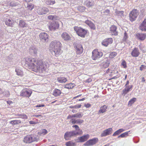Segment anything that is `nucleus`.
<instances>
[{"mask_svg": "<svg viewBox=\"0 0 146 146\" xmlns=\"http://www.w3.org/2000/svg\"><path fill=\"white\" fill-rule=\"evenodd\" d=\"M59 26V24L57 22L52 21L50 23L49 28L50 30H54L58 29Z\"/></svg>", "mask_w": 146, "mask_h": 146, "instance_id": "nucleus-12", "label": "nucleus"}, {"mask_svg": "<svg viewBox=\"0 0 146 146\" xmlns=\"http://www.w3.org/2000/svg\"><path fill=\"white\" fill-rule=\"evenodd\" d=\"M74 47L77 54H80L82 53L83 49L82 45L80 44L75 43L74 44Z\"/></svg>", "mask_w": 146, "mask_h": 146, "instance_id": "nucleus-9", "label": "nucleus"}, {"mask_svg": "<svg viewBox=\"0 0 146 146\" xmlns=\"http://www.w3.org/2000/svg\"><path fill=\"white\" fill-rule=\"evenodd\" d=\"M110 13V10L107 9L105 10L104 12L103 13L104 15H109Z\"/></svg>", "mask_w": 146, "mask_h": 146, "instance_id": "nucleus-49", "label": "nucleus"}, {"mask_svg": "<svg viewBox=\"0 0 146 146\" xmlns=\"http://www.w3.org/2000/svg\"><path fill=\"white\" fill-rule=\"evenodd\" d=\"M74 30L79 36L83 38L85 37L87 32V30L80 27H74Z\"/></svg>", "mask_w": 146, "mask_h": 146, "instance_id": "nucleus-4", "label": "nucleus"}, {"mask_svg": "<svg viewBox=\"0 0 146 146\" xmlns=\"http://www.w3.org/2000/svg\"><path fill=\"white\" fill-rule=\"evenodd\" d=\"M7 59V60H10L11 58V55H10L9 56H7L6 57Z\"/></svg>", "mask_w": 146, "mask_h": 146, "instance_id": "nucleus-58", "label": "nucleus"}, {"mask_svg": "<svg viewBox=\"0 0 146 146\" xmlns=\"http://www.w3.org/2000/svg\"><path fill=\"white\" fill-rule=\"evenodd\" d=\"M115 13V14L118 16L122 17L124 16V12L123 11H116Z\"/></svg>", "mask_w": 146, "mask_h": 146, "instance_id": "nucleus-36", "label": "nucleus"}, {"mask_svg": "<svg viewBox=\"0 0 146 146\" xmlns=\"http://www.w3.org/2000/svg\"><path fill=\"white\" fill-rule=\"evenodd\" d=\"M21 116L20 117L23 119H27V117L25 114H22L19 115Z\"/></svg>", "mask_w": 146, "mask_h": 146, "instance_id": "nucleus-53", "label": "nucleus"}, {"mask_svg": "<svg viewBox=\"0 0 146 146\" xmlns=\"http://www.w3.org/2000/svg\"><path fill=\"white\" fill-rule=\"evenodd\" d=\"M82 105L81 104H78L74 106V108L77 109L81 107Z\"/></svg>", "mask_w": 146, "mask_h": 146, "instance_id": "nucleus-55", "label": "nucleus"}, {"mask_svg": "<svg viewBox=\"0 0 146 146\" xmlns=\"http://www.w3.org/2000/svg\"><path fill=\"white\" fill-rule=\"evenodd\" d=\"M117 27L115 25H112L110 28V31L112 35L116 36L118 35V32L116 31Z\"/></svg>", "mask_w": 146, "mask_h": 146, "instance_id": "nucleus-17", "label": "nucleus"}, {"mask_svg": "<svg viewBox=\"0 0 146 146\" xmlns=\"http://www.w3.org/2000/svg\"><path fill=\"white\" fill-rule=\"evenodd\" d=\"M61 37L64 40H68L70 38L69 35L66 32L63 33L61 35Z\"/></svg>", "mask_w": 146, "mask_h": 146, "instance_id": "nucleus-29", "label": "nucleus"}, {"mask_svg": "<svg viewBox=\"0 0 146 146\" xmlns=\"http://www.w3.org/2000/svg\"><path fill=\"white\" fill-rule=\"evenodd\" d=\"M139 28L142 31H146V19H145L140 24Z\"/></svg>", "mask_w": 146, "mask_h": 146, "instance_id": "nucleus-19", "label": "nucleus"}, {"mask_svg": "<svg viewBox=\"0 0 146 146\" xmlns=\"http://www.w3.org/2000/svg\"><path fill=\"white\" fill-rule=\"evenodd\" d=\"M136 36L138 39L141 40H143L146 37V35L144 33H138L136 34Z\"/></svg>", "mask_w": 146, "mask_h": 146, "instance_id": "nucleus-25", "label": "nucleus"}, {"mask_svg": "<svg viewBox=\"0 0 146 146\" xmlns=\"http://www.w3.org/2000/svg\"><path fill=\"white\" fill-rule=\"evenodd\" d=\"M92 58L93 60H96L101 57L103 55V53L100 51H98V49H94L92 52Z\"/></svg>", "mask_w": 146, "mask_h": 146, "instance_id": "nucleus-6", "label": "nucleus"}, {"mask_svg": "<svg viewBox=\"0 0 146 146\" xmlns=\"http://www.w3.org/2000/svg\"><path fill=\"white\" fill-rule=\"evenodd\" d=\"M136 101V98H133L131 99L128 102V105L130 106L134 103Z\"/></svg>", "mask_w": 146, "mask_h": 146, "instance_id": "nucleus-42", "label": "nucleus"}, {"mask_svg": "<svg viewBox=\"0 0 146 146\" xmlns=\"http://www.w3.org/2000/svg\"><path fill=\"white\" fill-rule=\"evenodd\" d=\"M84 23L88 25L92 29L95 30L96 29L95 25L91 21L87 20L84 21Z\"/></svg>", "mask_w": 146, "mask_h": 146, "instance_id": "nucleus-24", "label": "nucleus"}, {"mask_svg": "<svg viewBox=\"0 0 146 146\" xmlns=\"http://www.w3.org/2000/svg\"><path fill=\"white\" fill-rule=\"evenodd\" d=\"M55 3L54 0H50V1L46 2V4L48 5H53Z\"/></svg>", "mask_w": 146, "mask_h": 146, "instance_id": "nucleus-50", "label": "nucleus"}, {"mask_svg": "<svg viewBox=\"0 0 146 146\" xmlns=\"http://www.w3.org/2000/svg\"><path fill=\"white\" fill-rule=\"evenodd\" d=\"M112 129L111 128H108L102 132L101 134V137H106L112 134Z\"/></svg>", "mask_w": 146, "mask_h": 146, "instance_id": "nucleus-13", "label": "nucleus"}, {"mask_svg": "<svg viewBox=\"0 0 146 146\" xmlns=\"http://www.w3.org/2000/svg\"><path fill=\"white\" fill-rule=\"evenodd\" d=\"M125 131V129H120L115 131L113 134L112 136H115L118 135L121 132Z\"/></svg>", "mask_w": 146, "mask_h": 146, "instance_id": "nucleus-33", "label": "nucleus"}, {"mask_svg": "<svg viewBox=\"0 0 146 146\" xmlns=\"http://www.w3.org/2000/svg\"><path fill=\"white\" fill-rule=\"evenodd\" d=\"M33 116L35 117H42V115H40V114H38V115L35 114L33 115Z\"/></svg>", "mask_w": 146, "mask_h": 146, "instance_id": "nucleus-60", "label": "nucleus"}, {"mask_svg": "<svg viewBox=\"0 0 146 146\" xmlns=\"http://www.w3.org/2000/svg\"><path fill=\"white\" fill-rule=\"evenodd\" d=\"M91 106V104L88 103L87 104H85L84 105V106L86 107V108H89Z\"/></svg>", "mask_w": 146, "mask_h": 146, "instance_id": "nucleus-57", "label": "nucleus"}, {"mask_svg": "<svg viewBox=\"0 0 146 146\" xmlns=\"http://www.w3.org/2000/svg\"><path fill=\"white\" fill-rule=\"evenodd\" d=\"M139 14L138 11L136 9H134L131 11L129 14V19L131 22L136 20Z\"/></svg>", "mask_w": 146, "mask_h": 146, "instance_id": "nucleus-5", "label": "nucleus"}, {"mask_svg": "<svg viewBox=\"0 0 146 146\" xmlns=\"http://www.w3.org/2000/svg\"><path fill=\"white\" fill-rule=\"evenodd\" d=\"M48 133L47 130L44 129H42L40 132H39V133L40 135H44Z\"/></svg>", "mask_w": 146, "mask_h": 146, "instance_id": "nucleus-39", "label": "nucleus"}, {"mask_svg": "<svg viewBox=\"0 0 146 146\" xmlns=\"http://www.w3.org/2000/svg\"><path fill=\"white\" fill-rule=\"evenodd\" d=\"M139 49L137 48H135L131 53V54L133 57H137L140 54Z\"/></svg>", "mask_w": 146, "mask_h": 146, "instance_id": "nucleus-20", "label": "nucleus"}, {"mask_svg": "<svg viewBox=\"0 0 146 146\" xmlns=\"http://www.w3.org/2000/svg\"><path fill=\"white\" fill-rule=\"evenodd\" d=\"M121 65L123 66L124 68H125L127 67L126 63L125 61L124 60H122Z\"/></svg>", "mask_w": 146, "mask_h": 146, "instance_id": "nucleus-48", "label": "nucleus"}, {"mask_svg": "<svg viewBox=\"0 0 146 146\" xmlns=\"http://www.w3.org/2000/svg\"><path fill=\"white\" fill-rule=\"evenodd\" d=\"M61 44L60 42L57 40H54L51 42L50 45V50L53 55L58 56L62 52L61 50Z\"/></svg>", "mask_w": 146, "mask_h": 146, "instance_id": "nucleus-2", "label": "nucleus"}, {"mask_svg": "<svg viewBox=\"0 0 146 146\" xmlns=\"http://www.w3.org/2000/svg\"><path fill=\"white\" fill-rule=\"evenodd\" d=\"M37 12L40 15L45 14L49 12V10L46 7H38L37 9Z\"/></svg>", "mask_w": 146, "mask_h": 146, "instance_id": "nucleus-11", "label": "nucleus"}, {"mask_svg": "<svg viewBox=\"0 0 146 146\" xmlns=\"http://www.w3.org/2000/svg\"><path fill=\"white\" fill-rule=\"evenodd\" d=\"M133 87V86L132 85L125 86V88L123 90L122 94H124V95H126L132 89Z\"/></svg>", "mask_w": 146, "mask_h": 146, "instance_id": "nucleus-18", "label": "nucleus"}, {"mask_svg": "<svg viewBox=\"0 0 146 146\" xmlns=\"http://www.w3.org/2000/svg\"><path fill=\"white\" fill-rule=\"evenodd\" d=\"M84 122V120L81 119H72L69 121V122L72 124H81Z\"/></svg>", "mask_w": 146, "mask_h": 146, "instance_id": "nucleus-22", "label": "nucleus"}, {"mask_svg": "<svg viewBox=\"0 0 146 146\" xmlns=\"http://www.w3.org/2000/svg\"><path fill=\"white\" fill-rule=\"evenodd\" d=\"M143 69H146V66L144 65H142L139 68V70L141 71H142Z\"/></svg>", "mask_w": 146, "mask_h": 146, "instance_id": "nucleus-54", "label": "nucleus"}, {"mask_svg": "<svg viewBox=\"0 0 146 146\" xmlns=\"http://www.w3.org/2000/svg\"><path fill=\"white\" fill-rule=\"evenodd\" d=\"M27 7L29 10H31L34 8L33 5L32 4H29L27 6Z\"/></svg>", "mask_w": 146, "mask_h": 146, "instance_id": "nucleus-52", "label": "nucleus"}, {"mask_svg": "<svg viewBox=\"0 0 146 146\" xmlns=\"http://www.w3.org/2000/svg\"><path fill=\"white\" fill-rule=\"evenodd\" d=\"M17 5V3L15 2L14 1H12L10 2V5L11 6H15Z\"/></svg>", "mask_w": 146, "mask_h": 146, "instance_id": "nucleus-47", "label": "nucleus"}, {"mask_svg": "<svg viewBox=\"0 0 146 146\" xmlns=\"http://www.w3.org/2000/svg\"><path fill=\"white\" fill-rule=\"evenodd\" d=\"M57 80L60 83H64L67 81V79L65 77L61 76L58 78Z\"/></svg>", "mask_w": 146, "mask_h": 146, "instance_id": "nucleus-30", "label": "nucleus"}, {"mask_svg": "<svg viewBox=\"0 0 146 146\" xmlns=\"http://www.w3.org/2000/svg\"><path fill=\"white\" fill-rule=\"evenodd\" d=\"M77 133L75 131H67L64 135V138L66 140H69L70 139V138L73 136H76Z\"/></svg>", "mask_w": 146, "mask_h": 146, "instance_id": "nucleus-8", "label": "nucleus"}, {"mask_svg": "<svg viewBox=\"0 0 146 146\" xmlns=\"http://www.w3.org/2000/svg\"><path fill=\"white\" fill-rule=\"evenodd\" d=\"M78 10L81 12H84L85 11L86 7L84 6H78L77 7Z\"/></svg>", "mask_w": 146, "mask_h": 146, "instance_id": "nucleus-43", "label": "nucleus"}, {"mask_svg": "<svg viewBox=\"0 0 146 146\" xmlns=\"http://www.w3.org/2000/svg\"><path fill=\"white\" fill-rule=\"evenodd\" d=\"M66 146H74L75 143L71 141L67 142L66 143Z\"/></svg>", "mask_w": 146, "mask_h": 146, "instance_id": "nucleus-46", "label": "nucleus"}, {"mask_svg": "<svg viewBox=\"0 0 146 146\" xmlns=\"http://www.w3.org/2000/svg\"><path fill=\"white\" fill-rule=\"evenodd\" d=\"M13 21L11 19H6L5 21V24L8 26L11 27L13 24Z\"/></svg>", "mask_w": 146, "mask_h": 146, "instance_id": "nucleus-32", "label": "nucleus"}, {"mask_svg": "<svg viewBox=\"0 0 146 146\" xmlns=\"http://www.w3.org/2000/svg\"><path fill=\"white\" fill-rule=\"evenodd\" d=\"M62 93L60 90L55 88L53 91L52 94L55 97H58L60 96Z\"/></svg>", "mask_w": 146, "mask_h": 146, "instance_id": "nucleus-26", "label": "nucleus"}, {"mask_svg": "<svg viewBox=\"0 0 146 146\" xmlns=\"http://www.w3.org/2000/svg\"><path fill=\"white\" fill-rule=\"evenodd\" d=\"M25 64L29 69L37 72H43L46 71L47 66L44 64L42 60H38L35 58H26L25 59Z\"/></svg>", "mask_w": 146, "mask_h": 146, "instance_id": "nucleus-1", "label": "nucleus"}, {"mask_svg": "<svg viewBox=\"0 0 146 146\" xmlns=\"http://www.w3.org/2000/svg\"><path fill=\"white\" fill-rule=\"evenodd\" d=\"M19 25L21 27H24L26 26V24L23 20H20L19 21Z\"/></svg>", "mask_w": 146, "mask_h": 146, "instance_id": "nucleus-40", "label": "nucleus"}, {"mask_svg": "<svg viewBox=\"0 0 146 146\" xmlns=\"http://www.w3.org/2000/svg\"><path fill=\"white\" fill-rule=\"evenodd\" d=\"M113 41V39L111 38H106L103 40L102 44L105 46H107L108 45L112 43Z\"/></svg>", "mask_w": 146, "mask_h": 146, "instance_id": "nucleus-14", "label": "nucleus"}, {"mask_svg": "<svg viewBox=\"0 0 146 146\" xmlns=\"http://www.w3.org/2000/svg\"><path fill=\"white\" fill-rule=\"evenodd\" d=\"M29 123L31 124H34L35 123L34 121H29Z\"/></svg>", "mask_w": 146, "mask_h": 146, "instance_id": "nucleus-63", "label": "nucleus"}, {"mask_svg": "<svg viewBox=\"0 0 146 146\" xmlns=\"http://www.w3.org/2000/svg\"><path fill=\"white\" fill-rule=\"evenodd\" d=\"M117 53L116 52H113L110 53L109 57L110 58H113L117 55Z\"/></svg>", "mask_w": 146, "mask_h": 146, "instance_id": "nucleus-44", "label": "nucleus"}, {"mask_svg": "<svg viewBox=\"0 0 146 146\" xmlns=\"http://www.w3.org/2000/svg\"><path fill=\"white\" fill-rule=\"evenodd\" d=\"M107 108V107L105 105H104L103 106L101 107L98 111V114H100L101 113H103L106 111Z\"/></svg>", "mask_w": 146, "mask_h": 146, "instance_id": "nucleus-31", "label": "nucleus"}, {"mask_svg": "<svg viewBox=\"0 0 146 146\" xmlns=\"http://www.w3.org/2000/svg\"><path fill=\"white\" fill-rule=\"evenodd\" d=\"M3 93V91L0 88V95L2 94Z\"/></svg>", "mask_w": 146, "mask_h": 146, "instance_id": "nucleus-64", "label": "nucleus"}, {"mask_svg": "<svg viewBox=\"0 0 146 146\" xmlns=\"http://www.w3.org/2000/svg\"><path fill=\"white\" fill-rule=\"evenodd\" d=\"M32 93L31 90L27 88L23 89L20 92V96L23 97L29 98L30 96Z\"/></svg>", "mask_w": 146, "mask_h": 146, "instance_id": "nucleus-7", "label": "nucleus"}, {"mask_svg": "<svg viewBox=\"0 0 146 146\" xmlns=\"http://www.w3.org/2000/svg\"><path fill=\"white\" fill-rule=\"evenodd\" d=\"M124 37L123 38V40L124 41H125L126 40V39L127 38L128 36L127 35V33H126V32H125L124 34Z\"/></svg>", "mask_w": 146, "mask_h": 146, "instance_id": "nucleus-51", "label": "nucleus"}, {"mask_svg": "<svg viewBox=\"0 0 146 146\" xmlns=\"http://www.w3.org/2000/svg\"><path fill=\"white\" fill-rule=\"evenodd\" d=\"M83 115V114H82L80 113H75L74 114L71 115H69L67 117V119H74V117H76L77 118H81Z\"/></svg>", "mask_w": 146, "mask_h": 146, "instance_id": "nucleus-16", "label": "nucleus"}, {"mask_svg": "<svg viewBox=\"0 0 146 146\" xmlns=\"http://www.w3.org/2000/svg\"><path fill=\"white\" fill-rule=\"evenodd\" d=\"M92 80L91 78H88L86 80V82L88 83L90 82H91Z\"/></svg>", "mask_w": 146, "mask_h": 146, "instance_id": "nucleus-59", "label": "nucleus"}, {"mask_svg": "<svg viewBox=\"0 0 146 146\" xmlns=\"http://www.w3.org/2000/svg\"><path fill=\"white\" fill-rule=\"evenodd\" d=\"M94 1H88L86 2V5L88 7H90L93 6L94 5Z\"/></svg>", "mask_w": 146, "mask_h": 146, "instance_id": "nucleus-38", "label": "nucleus"}, {"mask_svg": "<svg viewBox=\"0 0 146 146\" xmlns=\"http://www.w3.org/2000/svg\"><path fill=\"white\" fill-rule=\"evenodd\" d=\"M15 72L17 74L18 76H22L23 75V72L19 69H16Z\"/></svg>", "mask_w": 146, "mask_h": 146, "instance_id": "nucleus-45", "label": "nucleus"}, {"mask_svg": "<svg viewBox=\"0 0 146 146\" xmlns=\"http://www.w3.org/2000/svg\"><path fill=\"white\" fill-rule=\"evenodd\" d=\"M37 49L34 46H32L29 49V52L31 55L35 56L37 53Z\"/></svg>", "mask_w": 146, "mask_h": 146, "instance_id": "nucleus-21", "label": "nucleus"}, {"mask_svg": "<svg viewBox=\"0 0 146 146\" xmlns=\"http://www.w3.org/2000/svg\"><path fill=\"white\" fill-rule=\"evenodd\" d=\"M7 103L9 105L13 103V102L12 101H9V100L7 101Z\"/></svg>", "mask_w": 146, "mask_h": 146, "instance_id": "nucleus-62", "label": "nucleus"}, {"mask_svg": "<svg viewBox=\"0 0 146 146\" xmlns=\"http://www.w3.org/2000/svg\"><path fill=\"white\" fill-rule=\"evenodd\" d=\"M6 93L5 95L6 97H8L10 95L9 92L8 91H6L5 92Z\"/></svg>", "mask_w": 146, "mask_h": 146, "instance_id": "nucleus-56", "label": "nucleus"}, {"mask_svg": "<svg viewBox=\"0 0 146 146\" xmlns=\"http://www.w3.org/2000/svg\"><path fill=\"white\" fill-rule=\"evenodd\" d=\"M48 19L52 20H56L58 19L56 15H50L48 16Z\"/></svg>", "mask_w": 146, "mask_h": 146, "instance_id": "nucleus-41", "label": "nucleus"}, {"mask_svg": "<svg viewBox=\"0 0 146 146\" xmlns=\"http://www.w3.org/2000/svg\"><path fill=\"white\" fill-rule=\"evenodd\" d=\"M130 131L125 132L121 134L118 137V138H119L120 137L123 138V137H126L128 135V134L129 133H130Z\"/></svg>", "mask_w": 146, "mask_h": 146, "instance_id": "nucleus-34", "label": "nucleus"}, {"mask_svg": "<svg viewBox=\"0 0 146 146\" xmlns=\"http://www.w3.org/2000/svg\"><path fill=\"white\" fill-rule=\"evenodd\" d=\"M21 122V121L17 120L11 121L9 122L11 124L13 125H15L17 124L20 123Z\"/></svg>", "mask_w": 146, "mask_h": 146, "instance_id": "nucleus-37", "label": "nucleus"}, {"mask_svg": "<svg viewBox=\"0 0 146 146\" xmlns=\"http://www.w3.org/2000/svg\"><path fill=\"white\" fill-rule=\"evenodd\" d=\"M72 127H74L75 129V130H73L72 131H75L77 133L76 134V135H78L82 134V130H81L78 126L77 125H74L72 126Z\"/></svg>", "mask_w": 146, "mask_h": 146, "instance_id": "nucleus-28", "label": "nucleus"}, {"mask_svg": "<svg viewBox=\"0 0 146 146\" xmlns=\"http://www.w3.org/2000/svg\"><path fill=\"white\" fill-rule=\"evenodd\" d=\"M44 104H42L41 105L39 104V105H37L36 107H44Z\"/></svg>", "mask_w": 146, "mask_h": 146, "instance_id": "nucleus-61", "label": "nucleus"}, {"mask_svg": "<svg viewBox=\"0 0 146 146\" xmlns=\"http://www.w3.org/2000/svg\"><path fill=\"white\" fill-rule=\"evenodd\" d=\"M98 139L97 138H94L84 143V145L85 146L93 145L96 143L98 142Z\"/></svg>", "mask_w": 146, "mask_h": 146, "instance_id": "nucleus-10", "label": "nucleus"}, {"mask_svg": "<svg viewBox=\"0 0 146 146\" xmlns=\"http://www.w3.org/2000/svg\"><path fill=\"white\" fill-rule=\"evenodd\" d=\"M74 84L70 83L68 84H66L65 85L64 88L68 89H72L74 87Z\"/></svg>", "mask_w": 146, "mask_h": 146, "instance_id": "nucleus-35", "label": "nucleus"}, {"mask_svg": "<svg viewBox=\"0 0 146 146\" xmlns=\"http://www.w3.org/2000/svg\"><path fill=\"white\" fill-rule=\"evenodd\" d=\"M90 137L88 134L84 135L83 136L79 137L78 139V142H84L86 141Z\"/></svg>", "mask_w": 146, "mask_h": 146, "instance_id": "nucleus-15", "label": "nucleus"}, {"mask_svg": "<svg viewBox=\"0 0 146 146\" xmlns=\"http://www.w3.org/2000/svg\"><path fill=\"white\" fill-rule=\"evenodd\" d=\"M110 63V60H109L107 59L103 61L101 64V65L104 68H107L109 66Z\"/></svg>", "mask_w": 146, "mask_h": 146, "instance_id": "nucleus-27", "label": "nucleus"}, {"mask_svg": "<svg viewBox=\"0 0 146 146\" xmlns=\"http://www.w3.org/2000/svg\"><path fill=\"white\" fill-rule=\"evenodd\" d=\"M38 140L37 135L32 134L28 135L25 137L23 140V141L26 144H30L35 141H37Z\"/></svg>", "mask_w": 146, "mask_h": 146, "instance_id": "nucleus-3", "label": "nucleus"}, {"mask_svg": "<svg viewBox=\"0 0 146 146\" xmlns=\"http://www.w3.org/2000/svg\"><path fill=\"white\" fill-rule=\"evenodd\" d=\"M39 36L40 39L45 41L48 40V36L46 33H41L40 34Z\"/></svg>", "mask_w": 146, "mask_h": 146, "instance_id": "nucleus-23", "label": "nucleus"}]
</instances>
